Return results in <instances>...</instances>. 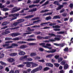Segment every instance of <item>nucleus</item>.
<instances>
[{
  "label": "nucleus",
  "mask_w": 73,
  "mask_h": 73,
  "mask_svg": "<svg viewBox=\"0 0 73 73\" xmlns=\"http://www.w3.org/2000/svg\"><path fill=\"white\" fill-rule=\"evenodd\" d=\"M13 42V41H8L6 42L5 43L6 44H3L2 46H3V47L6 46V47L5 48L6 49H10L11 48H12L15 47V46H18V44L14 43L12 44L11 46H9V44H9V43H12Z\"/></svg>",
  "instance_id": "1"
},
{
  "label": "nucleus",
  "mask_w": 73,
  "mask_h": 73,
  "mask_svg": "<svg viewBox=\"0 0 73 73\" xmlns=\"http://www.w3.org/2000/svg\"><path fill=\"white\" fill-rule=\"evenodd\" d=\"M62 38V36L61 35H58V37L55 38L54 40L53 39H50L48 40H46L44 41L45 42H53L54 41H55L56 40L57 41H59L61 38Z\"/></svg>",
  "instance_id": "2"
},
{
  "label": "nucleus",
  "mask_w": 73,
  "mask_h": 73,
  "mask_svg": "<svg viewBox=\"0 0 73 73\" xmlns=\"http://www.w3.org/2000/svg\"><path fill=\"white\" fill-rule=\"evenodd\" d=\"M40 45H41L44 48H47L51 50L52 49V47H49V46H51V44L49 43H47L46 44V46H45V44L44 43H41L39 44Z\"/></svg>",
  "instance_id": "3"
},
{
  "label": "nucleus",
  "mask_w": 73,
  "mask_h": 73,
  "mask_svg": "<svg viewBox=\"0 0 73 73\" xmlns=\"http://www.w3.org/2000/svg\"><path fill=\"white\" fill-rule=\"evenodd\" d=\"M24 21V19H23L19 20L18 21V22L15 23H14L13 24H12L11 27H16V26H17V24H18L19 23H21V22H23V21Z\"/></svg>",
  "instance_id": "4"
},
{
  "label": "nucleus",
  "mask_w": 73,
  "mask_h": 73,
  "mask_svg": "<svg viewBox=\"0 0 73 73\" xmlns=\"http://www.w3.org/2000/svg\"><path fill=\"white\" fill-rule=\"evenodd\" d=\"M19 16V14H11L9 16V17H12V16L14 18H13L11 20V21L12 20H15L17 19V17Z\"/></svg>",
  "instance_id": "5"
},
{
  "label": "nucleus",
  "mask_w": 73,
  "mask_h": 73,
  "mask_svg": "<svg viewBox=\"0 0 73 73\" xmlns=\"http://www.w3.org/2000/svg\"><path fill=\"white\" fill-rule=\"evenodd\" d=\"M20 10V8H17L16 7H14V8L13 9V10L10 12L11 13H13L14 12H17L18 11Z\"/></svg>",
  "instance_id": "6"
},
{
  "label": "nucleus",
  "mask_w": 73,
  "mask_h": 73,
  "mask_svg": "<svg viewBox=\"0 0 73 73\" xmlns=\"http://www.w3.org/2000/svg\"><path fill=\"white\" fill-rule=\"evenodd\" d=\"M54 57L56 59H57V58L58 59V62H61V61H62L63 59L62 58L60 57L58 58V57H59V56L56 55Z\"/></svg>",
  "instance_id": "7"
},
{
  "label": "nucleus",
  "mask_w": 73,
  "mask_h": 73,
  "mask_svg": "<svg viewBox=\"0 0 73 73\" xmlns=\"http://www.w3.org/2000/svg\"><path fill=\"white\" fill-rule=\"evenodd\" d=\"M28 55H25L23 57H21L20 58V60H23L24 59L25 61H27L28 59Z\"/></svg>",
  "instance_id": "8"
},
{
  "label": "nucleus",
  "mask_w": 73,
  "mask_h": 73,
  "mask_svg": "<svg viewBox=\"0 0 73 73\" xmlns=\"http://www.w3.org/2000/svg\"><path fill=\"white\" fill-rule=\"evenodd\" d=\"M46 52L47 53H54L56 52V49H52L51 50H50V51H46Z\"/></svg>",
  "instance_id": "9"
},
{
  "label": "nucleus",
  "mask_w": 73,
  "mask_h": 73,
  "mask_svg": "<svg viewBox=\"0 0 73 73\" xmlns=\"http://www.w3.org/2000/svg\"><path fill=\"white\" fill-rule=\"evenodd\" d=\"M9 29H8L6 30L5 32H3L2 33V34L4 35H6V34L9 33H10V31H9Z\"/></svg>",
  "instance_id": "10"
},
{
  "label": "nucleus",
  "mask_w": 73,
  "mask_h": 73,
  "mask_svg": "<svg viewBox=\"0 0 73 73\" xmlns=\"http://www.w3.org/2000/svg\"><path fill=\"white\" fill-rule=\"evenodd\" d=\"M25 54L26 53L24 52L21 50L18 53V54H19V55H20V56L25 55Z\"/></svg>",
  "instance_id": "11"
},
{
  "label": "nucleus",
  "mask_w": 73,
  "mask_h": 73,
  "mask_svg": "<svg viewBox=\"0 0 73 73\" xmlns=\"http://www.w3.org/2000/svg\"><path fill=\"white\" fill-rule=\"evenodd\" d=\"M54 45H56V46H59L60 47H63L64 46V43H62L61 44H58L57 43H54Z\"/></svg>",
  "instance_id": "12"
},
{
  "label": "nucleus",
  "mask_w": 73,
  "mask_h": 73,
  "mask_svg": "<svg viewBox=\"0 0 73 73\" xmlns=\"http://www.w3.org/2000/svg\"><path fill=\"white\" fill-rule=\"evenodd\" d=\"M20 34L19 33H13L11 34V36L13 37L17 36H19L20 35Z\"/></svg>",
  "instance_id": "13"
},
{
  "label": "nucleus",
  "mask_w": 73,
  "mask_h": 73,
  "mask_svg": "<svg viewBox=\"0 0 73 73\" xmlns=\"http://www.w3.org/2000/svg\"><path fill=\"white\" fill-rule=\"evenodd\" d=\"M7 61L8 62H14L15 60H14V59L12 58H9L7 59Z\"/></svg>",
  "instance_id": "14"
},
{
  "label": "nucleus",
  "mask_w": 73,
  "mask_h": 73,
  "mask_svg": "<svg viewBox=\"0 0 73 73\" xmlns=\"http://www.w3.org/2000/svg\"><path fill=\"white\" fill-rule=\"evenodd\" d=\"M31 65L32 67H36L38 66V64H37V63H33V62H31Z\"/></svg>",
  "instance_id": "15"
},
{
  "label": "nucleus",
  "mask_w": 73,
  "mask_h": 73,
  "mask_svg": "<svg viewBox=\"0 0 73 73\" xmlns=\"http://www.w3.org/2000/svg\"><path fill=\"white\" fill-rule=\"evenodd\" d=\"M31 64H32L31 62H28V63L27 64V65H26V66L27 68L30 67L31 66Z\"/></svg>",
  "instance_id": "16"
},
{
  "label": "nucleus",
  "mask_w": 73,
  "mask_h": 73,
  "mask_svg": "<svg viewBox=\"0 0 73 73\" xmlns=\"http://www.w3.org/2000/svg\"><path fill=\"white\" fill-rule=\"evenodd\" d=\"M64 7V5H60L59 6H58V8H56V11H58V10H59V9H61V8H62Z\"/></svg>",
  "instance_id": "17"
},
{
  "label": "nucleus",
  "mask_w": 73,
  "mask_h": 73,
  "mask_svg": "<svg viewBox=\"0 0 73 73\" xmlns=\"http://www.w3.org/2000/svg\"><path fill=\"white\" fill-rule=\"evenodd\" d=\"M21 49H25L26 48H27V46L26 45H22L20 47Z\"/></svg>",
  "instance_id": "18"
},
{
  "label": "nucleus",
  "mask_w": 73,
  "mask_h": 73,
  "mask_svg": "<svg viewBox=\"0 0 73 73\" xmlns=\"http://www.w3.org/2000/svg\"><path fill=\"white\" fill-rule=\"evenodd\" d=\"M17 54V53H13L10 54L9 55L10 56H16Z\"/></svg>",
  "instance_id": "19"
},
{
  "label": "nucleus",
  "mask_w": 73,
  "mask_h": 73,
  "mask_svg": "<svg viewBox=\"0 0 73 73\" xmlns=\"http://www.w3.org/2000/svg\"><path fill=\"white\" fill-rule=\"evenodd\" d=\"M49 23L50 22H46V23H41L40 24V25L42 27H44V26H45V25H46V24H49Z\"/></svg>",
  "instance_id": "20"
},
{
  "label": "nucleus",
  "mask_w": 73,
  "mask_h": 73,
  "mask_svg": "<svg viewBox=\"0 0 73 73\" xmlns=\"http://www.w3.org/2000/svg\"><path fill=\"white\" fill-rule=\"evenodd\" d=\"M42 67L41 66H39V67L36 68V69H37V71H39V70H41L42 69Z\"/></svg>",
  "instance_id": "21"
},
{
  "label": "nucleus",
  "mask_w": 73,
  "mask_h": 73,
  "mask_svg": "<svg viewBox=\"0 0 73 73\" xmlns=\"http://www.w3.org/2000/svg\"><path fill=\"white\" fill-rule=\"evenodd\" d=\"M52 13H44L43 15V16H47V15H52Z\"/></svg>",
  "instance_id": "22"
},
{
  "label": "nucleus",
  "mask_w": 73,
  "mask_h": 73,
  "mask_svg": "<svg viewBox=\"0 0 73 73\" xmlns=\"http://www.w3.org/2000/svg\"><path fill=\"white\" fill-rule=\"evenodd\" d=\"M37 10V9L35 8V9H31V10H29V12H35V11H36Z\"/></svg>",
  "instance_id": "23"
},
{
  "label": "nucleus",
  "mask_w": 73,
  "mask_h": 73,
  "mask_svg": "<svg viewBox=\"0 0 73 73\" xmlns=\"http://www.w3.org/2000/svg\"><path fill=\"white\" fill-rule=\"evenodd\" d=\"M53 54H49L46 56V58H51V57H53Z\"/></svg>",
  "instance_id": "24"
},
{
  "label": "nucleus",
  "mask_w": 73,
  "mask_h": 73,
  "mask_svg": "<svg viewBox=\"0 0 73 73\" xmlns=\"http://www.w3.org/2000/svg\"><path fill=\"white\" fill-rule=\"evenodd\" d=\"M38 70L37 69V68H35L34 69H33L31 72V73H35V72H37L38 71Z\"/></svg>",
  "instance_id": "25"
},
{
  "label": "nucleus",
  "mask_w": 73,
  "mask_h": 73,
  "mask_svg": "<svg viewBox=\"0 0 73 73\" xmlns=\"http://www.w3.org/2000/svg\"><path fill=\"white\" fill-rule=\"evenodd\" d=\"M37 54L35 53H32L30 54V56L31 57H32L33 56H36Z\"/></svg>",
  "instance_id": "26"
},
{
  "label": "nucleus",
  "mask_w": 73,
  "mask_h": 73,
  "mask_svg": "<svg viewBox=\"0 0 73 73\" xmlns=\"http://www.w3.org/2000/svg\"><path fill=\"white\" fill-rule=\"evenodd\" d=\"M0 63L1 65H5V66H6V65H7V64L6 63L3 62L2 61H0Z\"/></svg>",
  "instance_id": "27"
},
{
  "label": "nucleus",
  "mask_w": 73,
  "mask_h": 73,
  "mask_svg": "<svg viewBox=\"0 0 73 73\" xmlns=\"http://www.w3.org/2000/svg\"><path fill=\"white\" fill-rule=\"evenodd\" d=\"M49 69H50L49 68L46 67L44 68L43 70H44V71H47V70H49Z\"/></svg>",
  "instance_id": "28"
},
{
  "label": "nucleus",
  "mask_w": 73,
  "mask_h": 73,
  "mask_svg": "<svg viewBox=\"0 0 73 73\" xmlns=\"http://www.w3.org/2000/svg\"><path fill=\"white\" fill-rule=\"evenodd\" d=\"M34 16V15H29L27 17H25V18L26 19H29V18H31V17H33Z\"/></svg>",
  "instance_id": "29"
},
{
  "label": "nucleus",
  "mask_w": 73,
  "mask_h": 73,
  "mask_svg": "<svg viewBox=\"0 0 73 73\" xmlns=\"http://www.w3.org/2000/svg\"><path fill=\"white\" fill-rule=\"evenodd\" d=\"M35 40H36V39L33 38H29L27 40L28 41H35Z\"/></svg>",
  "instance_id": "30"
},
{
  "label": "nucleus",
  "mask_w": 73,
  "mask_h": 73,
  "mask_svg": "<svg viewBox=\"0 0 73 73\" xmlns=\"http://www.w3.org/2000/svg\"><path fill=\"white\" fill-rule=\"evenodd\" d=\"M60 17L59 16H56L54 17L53 19H60Z\"/></svg>",
  "instance_id": "31"
},
{
  "label": "nucleus",
  "mask_w": 73,
  "mask_h": 73,
  "mask_svg": "<svg viewBox=\"0 0 73 73\" xmlns=\"http://www.w3.org/2000/svg\"><path fill=\"white\" fill-rule=\"evenodd\" d=\"M68 66L67 64H66L65 66H64V69H67L68 68Z\"/></svg>",
  "instance_id": "32"
},
{
  "label": "nucleus",
  "mask_w": 73,
  "mask_h": 73,
  "mask_svg": "<svg viewBox=\"0 0 73 73\" xmlns=\"http://www.w3.org/2000/svg\"><path fill=\"white\" fill-rule=\"evenodd\" d=\"M65 62H66V61L65 60H63L61 62V64L62 65H64L65 64Z\"/></svg>",
  "instance_id": "33"
},
{
  "label": "nucleus",
  "mask_w": 73,
  "mask_h": 73,
  "mask_svg": "<svg viewBox=\"0 0 73 73\" xmlns=\"http://www.w3.org/2000/svg\"><path fill=\"white\" fill-rule=\"evenodd\" d=\"M8 23H9L7 22H4L2 24V25H5L8 24Z\"/></svg>",
  "instance_id": "34"
},
{
  "label": "nucleus",
  "mask_w": 73,
  "mask_h": 73,
  "mask_svg": "<svg viewBox=\"0 0 73 73\" xmlns=\"http://www.w3.org/2000/svg\"><path fill=\"white\" fill-rule=\"evenodd\" d=\"M49 10H42L41 11V13H44V12H48Z\"/></svg>",
  "instance_id": "35"
},
{
  "label": "nucleus",
  "mask_w": 73,
  "mask_h": 73,
  "mask_svg": "<svg viewBox=\"0 0 73 73\" xmlns=\"http://www.w3.org/2000/svg\"><path fill=\"white\" fill-rule=\"evenodd\" d=\"M52 28H60V26L58 25L53 26H52Z\"/></svg>",
  "instance_id": "36"
},
{
  "label": "nucleus",
  "mask_w": 73,
  "mask_h": 73,
  "mask_svg": "<svg viewBox=\"0 0 73 73\" xmlns=\"http://www.w3.org/2000/svg\"><path fill=\"white\" fill-rule=\"evenodd\" d=\"M13 7H14V5H11L7 6V8H13Z\"/></svg>",
  "instance_id": "37"
},
{
  "label": "nucleus",
  "mask_w": 73,
  "mask_h": 73,
  "mask_svg": "<svg viewBox=\"0 0 73 73\" xmlns=\"http://www.w3.org/2000/svg\"><path fill=\"white\" fill-rule=\"evenodd\" d=\"M54 4H56L57 5H59V3L58 1H55L54 2Z\"/></svg>",
  "instance_id": "38"
},
{
  "label": "nucleus",
  "mask_w": 73,
  "mask_h": 73,
  "mask_svg": "<svg viewBox=\"0 0 73 73\" xmlns=\"http://www.w3.org/2000/svg\"><path fill=\"white\" fill-rule=\"evenodd\" d=\"M4 7H5L4 5H2V3H0V8H4Z\"/></svg>",
  "instance_id": "39"
},
{
  "label": "nucleus",
  "mask_w": 73,
  "mask_h": 73,
  "mask_svg": "<svg viewBox=\"0 0 73 73\" xmlns=\"http://www.w3.org/2000/svg\"><path fill=\"white\" fill-rule=\"evenodd\" d=\"M33 59L31 58H27V61H32Z\"/></svg>",
  "instance_id": "40"
},
{
  "label": "nucleus",
  "mask_w": 73,
  "mask_h": 73,
  "mask_svg": "<svg viewBox=\"0 0 73 73\" xmlns=\"http://www.w3.org/2000/svg\"><path fill=\"white\" fill-rule=\"evenodd\" d=\"M2 10L3 11H9V9L8 8H4Z\"/></svg>",
  "instance_id": "41"
},
{
  "label": "nucleus",
  "mask_w": 73,
  "mask_h": 73,
  "mask_svg": "<svg viewBox=\"0 0 73 73\" xmlns=\"http://www.w3.org/2000/svg\"><path fill=\"white\" fill-rule=\"evenodd\" d=\"M54 65L56 66V67H58L60 66V64L58 63H54Z\"/></svg>",
  "instance_id": "42"
},
{
  "label": "nucleus",
  "mask_w": 73,
  "mask_h": 73,
  "mask_svg": "<svg viewBox=\"0 0 73 73\" xmlns=\"http://www.w3.org/2000/svg\"><path fill=\"white\" fill-rule=\"evenodd\" d=\"M40 2V0H36L34 2V4H36V3H38Z\"/></svg>",
  "instance_id": "43"
},
{
  "label": "nucleus",
  "mask_w": 73,
  "mask_h": 73,
  "mask_svg": "<svg viewBox=\"0 0 73 73\" xmlns=\"http://www.w3.org/2000/svg\"><path fill=\"white\" fill-rule=\"evenodd\" d=\"M7 16H4L3 18L0 17V20H3V19H5V18H7Z\"/></svg>",
  "instance_id": "44"
},
{
  "label": "nucleus",
  "mask_w": 73,
  "mask_h": 73,
  "mask_svg": "<svg viewBox=\"0 0 73 73\" xmlns=\"http://www.w3.org/2000/svg\"><path fill=\"white\" fill-rule=\"evenodd\" d=\"M19 68H23L24 66V65L21 64L17 66Z\"/></svg>",
  "instance_id": "45"
},
{
  "label": "nucleus",
  "mask_w": 73,
  "mask_h": 73,
  "mask_svg": "<svg viewBox=\"0 0 73 73\" xmlns=\"http://www.w3.org/2000/svg\"><path fill=\"white\" fill-rule=\"evenodd\" d=\"M49 35H50V36H51L50 37H52L53 36H55V34L53 33L49 34Z\"/></svg>",
  "instance_id": "46"
},
{
  "label": "nucleus",
  "mask_w": 73,
  "mask_h": 73,
  "mask_svg": "<svg viewBox=\"0 0 73 73\" xmlns=\"http://www.w3.org/2000/svg\"><path fill=\"white\" fill-rule=\"evenodd\" d=\"M28 30L29 32H31L32 31H33L34 29H31L29 27L28 28Z\"/></svg>",
  "instance_id": "47"
},
{
  "label": "nucleus",
  "mask_w": 73,
  "mask_h": 73,
  "mask_svg": "<svg viewBox=\"0 0 73 73\" xmlns=\"http://www.w3.org/2000/svg\"><path fill=\"white\" fill-rule=\"evenodd\" d=\"M28 9H29V8H27L26 9H25L24 10H23L21 12V13H23V12H24V11L25 10V11H27V10H28Z\"/></svg>",
  "instance_id": "48"
},
{
  "label": "nucleus",
  "mask_w": 73,
  "mask_h": 73,
  "mask_svg": "<svg viewBox=\"0 0 73 73\" xmlns=\"http://www.w3.org/2000/svg\"><path fill=\"white\" fill-rule=\"evenodd\" d=\"M50 19H51V17L50 16L47 17L46 18V20H50Z\"/></svg>",
  "instance_id": "49"
},
{
  "label": "nucleus",
  "mask_w": 73,
  "mask_h": 73,
  "mask_svg": "<svg viewBox=\"0 0 73 73\" xmlns=\"http://www.w3.org/2000/svg\"><path fill=\"white\" fill-rule=\"evenodd\" d=\"M38 62H45V61L43 59L38 60Z\"/></svg>",
  "instance_id": "50"
},
{
  "label": "nucleus",
  "mask_w": 73,
  "mask_h": 73,
  "mask_svg": "<svg viewBox=\"0 0 73 73\" xmlns=\"http://www.w3.org/2000/svg\"><path fill=\"white\" fill-rule=\"evenodd\" d=\"M39 19V18L38 17H36L33 18L32 19V20L34 21V20H37V19Z\"/></svg>",
  "instance_id": "51"
},
{
  "label": "nucleus",
  "mask_w": 73,
  "mask_h": 73,
  "mask_svg": "<svg viewBox=\"0 0 73 73\" xmlns=\"http://www.w3.org/2000/svg\"><path fill=\"white\" fill-rule=\"evenodd\" d=\"M12 38H5V40H11Z\"/></svg>",
  "instance_id": "52"
},
{
  "label": "nucleus",
  "mask_w": 73,
  "mask_h": 73,
  "mask_svg": "<svg viewBox=\"0 0 73 73\" xmlns=\"http://www.w3.org/2000/svg\"><path fill=\"white\" fill-rule=\"evenodd\" d=\"M40 57L38 56H37L35 58V60H40Z\"/></svg>",
  "instance_id": "53"
},
{
  "label": "nucleus",
  "mask_w": 73,
  "mask_h": 73,
  "mask_svg": "<svg viewBox=\"0 0 73 73\" xmlns=\"http://www.w3.org/2000/svg\"><path fill=\"white\" fill-rule=\"evenodd\" d=\"M19 28V27H17L14 28H12L10 29H11V30H13V29H17V28Z\"/></svg>",
  "instance_id": "54"
},
{
  "label": "nucleus",
  "mask_w": 73,
  "mask_h": 73,
  "mask_svg": "<svg viewBox=\"0 0 73 73\" xmlns=\"http://www.w3.org/2000/svg\"><path fill=\"white\" fill-rule=\"evenodd\" d=\"M5 70L7 71V72H9V69L8 67H6L5 68Z\"/></svg>",
  "instance_id": "55"
},
{
  "label": "nucleus",
  "mask_w": 73,
  "mask_h": 73,
  "mask_svg": "<svg viewBox=\"0 0 73 73\" xmlns=\"http://www.w3.org/2000/svg\"><path fill=\"white\" fill-rule=\"evenodd\" d=\"M64 11H65V9H62L60 11V13H62V12H64Z\"/></svg>",
  "instance_id": "56"
},
{
  "label": "nucleus",
  "mask_w": 73,
  "mask_h": 73,
  "mask_svg": "<svg viewBox=\"0 0 73 73\" xmlns=\"http://www.w3.org/2000/svg\"><path fill=\"white\" fill-rule=\"evenodd\" d=\"M48 3H49V1H48L45 3L43 5H46V4H48Z\"/></svg>",
  "instance_id": "57"
},
{
  "label": "nucleus",
  "mask_w": 73,
  "mask_h": 73,
  "mask_svg": "<svg viewBox=\"0 0 73 73\" xmlns=\"http://www.w3.org/2000/svg\"><path fill=\"white\" fill-rule=\"evenodd\" d=\"M33 7H35V5H32L29 6V8H32Z\"/></svg>",
  "instance_id": "58"
},
{
  "label": "nucleus",
  "mask_w": 73,
  "mask_h": 73,
  "mask_svg": "<svg viewBox=\"0 0 73 73\" xmlns=\"http://www.w3.org/2000/svg\"><path fill=\"white\" fill-rule=\"evenodd\" d=\"M39 50L41 52H43L44 50V49L42 48H39Z\"/></svg>",
  "instance_id": "59"
},
{
  "label": "nucleus",
  "mask_w": 73,
  "mask_h": 73,
  "mask_svg": "<svg viewBox=\"0 0 73 73\" xmlns=\"http://www.w3.org/2000/svg\"><path fill=\"white\" fill-rule=\"evenodd\" d=\"M58 34H62L63 33H64V32L60 31L59 32H58Z\"/></svg>",
  "instance_id": "60"
},
{
  "label": "nucleus",
  "mask_w": 73,
  "mask_h": 73,
  "mask_svg": "<svg viewBox=\"0 0 73 73\" xmlns=\"http://www.w3.org/2000/svg\"><path fill=\"white\" fill-rule=\"evenodd\" d=\"M4 54H2L0 56V58H2V57H4Z\"/></svg>",
  "instance_id": "61"
},
{
  "label": "nucleus",
  "mask_w": 73,
  "mask_h": 73,
  "mask_svg": "<svg viewBox=\"0 0 73 73\" xmlns=\"http://www.w3.org/2000/svg\"><path fill=\"white\" fill-rule=\"evenodd\" d=\"M19 44H25V43H26V42H25L22 41L19 42Z\"/></svg>",
  "instance_id": "62"
},
{
  "label": "nucleus",
  "mask_w": 73,
  "mask_h": 73,
  "mask_svg": "<svg viewBox=\"0 0 73 73\" xmlns=\"http://www.w3.org/2000/svg\"><path fill=\"white\" fill-rule=\"evenodd\" d=\"M64 51L65 52H67V51H68V48H65L64 50Z\"/></svg>",
  "instance_id": "63"
},
{
  "label": "nucleus",
  "mask_w": 73,
  "mask_h": 73,
  "mask_svg": "<svg viewBox=\"0 0 73 73\" xmlns=\"http://www.w3.org/2000/svg\"><path fill=\"white\" fill-rule=\"evenodd\" d=\"M14 73H19V71L18 70H16L14 73Z\"/></svg>",
  "instance_id": "64"
}]
</instances>
